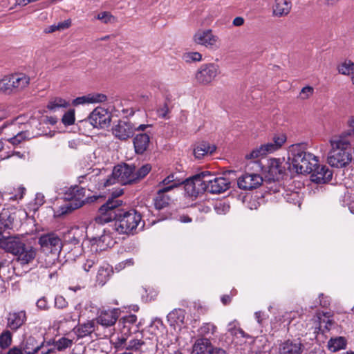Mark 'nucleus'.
<instances>
[{"mask_svg":"<svg viewBox=\"0 0 354 354\" xmlns=\"http://www.w3.org/2000/svg\"><path fill=\"white\" fill-rule=\"evenodd\" d=\"M122 201L109 199L100 206L99 214L95 221L99 224H104L114 221L113 229L120 234H128L134 232L140 225L145 226L141 214L134 209L124 210L120 208Z\"/></svg>","mask_w":354,"mask_h":354,"instance_id":"obj_1","label":"nucleus"},{"mask_svg":"<svg viewBox=\"0 0 354 354\" xmlns=\"http://www.w3.org/2000/svg\"><path fill=\"white\" fill-rule=\"evenodd\" d=\"M0 248L15 257L21 266L32 263L37 255V249L27 244L19 236H3L0 239Z\"/></svg>","mask_w":354,"mask_h":354,"instance_id":"obj_2","label":"nucleus"},{"mask_svg":"<svg viewBox=\"0 0 354 354\" xmlns=\"http://www.w3.org/2000/svg\"><path fill=\"white\" fill-rule=\"evenodd\" d=\"M288 162L290 169L297 174H310L319 160L316 156L306 150L303 144L293 145L288 152Z\"/></svg>","mask_w":354,"mask_h":354,"instance_id":"obj_3","label":"nucleus"},{"mask_svg":"<svg viewBox=\"0 0 354 354\" xmlns=\"http://www.w3.org/2000/svg\"><path fill=\"white\" fill-rule=\"evenodd\" d=\"M332 149L328 156V163L333 167L343 168L352 161L351 144L344 138H335L330 140Z\"/></svg>","mask_w":354,"mask_h":354,"instance_id":"obj_4","label":"nucleus"},{"mask_svg":"<svg viewBox=\"0 0 354 354\" xmlns=\"http://www.w3.org/2000/svg\"><path fill=\"white\" fill-rule=\"evenodd\" d=\"M135 165L122 163L113 167L111 176L104 183L105 187L114 184L115 182L121 185L135 184Z\"/></svg>","mask_w":354,"mask_h":354,"instance_id":"obj_5","label":"nucleus"},{"mask_svg":"<svg viewBox=\"0 0 354 354\" xmlns=\"http://www.w3.org/2000/svg\"><path fill=\"white\" fill-rule=\"evenodd\" d=\"M215 176L210 171H202L189 180L185 183V189L191 196H196L198 194L206 192L209 183L207 181H213Z\"/></svg>","mask_w":354,"mask_h":354,"instance_id":"obj_6","label":"nucleus"},{"mask_svg":"<svg viewBox=\"0 0 354 354\" xmlns=\"http://www.w3.org/2000/svg\"><path fill=\"white\" fill-rule=\"evenodd\" d=\"M85 189L75 185L70 187L64 194V198L68 202L63 207L66 209L62 213H68L83 206L88 199L85 196Z\"/></svg>","mask_w":354,"mask_h":354,"instance_id":"obj_7","label":"nucleus"},{"mask_svg":"<svg viewBox=\"0 0 354 354\" xmlns=\"http://www.w3.org/2000/svg\"><path fill=\"white\" fill-rule=\"evenodd\" d=\"M41 248L46 252H50L55 257L61 252L64 245L61 239L55 233L41 235L38 240Z\"/></svg>","mask_w":354,"mask_h":354,"instance_id":"obj_8","label":"nucleus"},{"mask_svg":"<svg viewBox=\"0 0 354 354\" xmlns=\"http://www.w3.org/2000/svg\"><path fill=\"white\" fill-rule=\"evenodd\" d=\"M136 322L137 317L135 315H129L120 319L118 322L120 333L116 340L124 343L126 337H131V335L138 330Z\"/></svg>","mask_w":354,"mask_h":354,"instance_id":"obj_9","label":"nucleus"},{"mask_svg":"<svg viewBox=\"0 0 354 354\" xmlns=\"http://www.w3.org/2000/svg\"><path fill=\"white\" fill-rule=\"evenodd\" d=\"M218 66L210 63L202 64L195 73L197 83L207 85L211 83L218 74Z\"/></svg>","mask_w":354,"mask_h":354,"instance_id":"obj_10","label":"nucleus"},{"mask_svg":"<svg viewBox=\"0 0 354 354\" xmlns=\"http://www.w3.org/2000/svg\"><path fill=\"white\" fill-rule=\"evenodd\" d=\"M6 328L15 333L21 328L28 320L26 310H14L8 312L6 317Z\"/></svg>","mask_w":354,"mask_h":354,"instance_id":"obj_11","label":"nucleus"},{"mask_svg":"<svg viewBox=\"0 0 354 354\" xmlns=\"http://www.w3.org/2000/svg\"><path fill=\"white\" fill-rule=\"evenodd\" d=\"M263 183L261 175L254 173H245L237 179L239 189L252 190L258 188Z\"/></svg>","mask_w":354,"mask_h":354,"instance_id":"obj_12","label":"nucleus"},{"mask_svg":"<svg viewBox=\"0 0 354 354\" xmlns=\"http://www.w3.org/2000/svg\"><path fill=\"white\" fill-rule=\"evenodd\" d=\"M136 127L128 120H120L112 128V133L115 138L120 140H127L133 136Z\"/></svg>","mask_w":354,"mask_h":354,"instance_id":"obj_13","label":"nucleus"},{"mask_svg":"<svg viewBox=\"0 0 354 354\" xmlns=\"http://www.w3.org/2000/svg\"><path fill=\"white\" fill-rule=\"evenodd\" d=\"M17 212L15 208H4L0 212V234L15 227Z\"/></svg>","mask_w":354,"mask_h":354,"instance_id":"obj_14","label":"nucleus"},{"mask_svg":"<svg viewBox=\"0 0 354 354\" xmlns=\"http://www.w3.org/2000/svg\"><path fill=\"white\" fill-rule=\"evenodd\" d=\"M88 120L94 127L104 128L110 124L111 116L106 110L96 108L90 114Z\"/></svg>","mask_w":354,"mask_h":354,"instance_id":"obj_15","label":"nucleus"},{"mask_svg":"<svg viewBox=\"0 0 354 354\" xmlns=\"http://www.w3.org/2000/svg\"><path fill=\"white\" fill-rule=\"evenodd\" d=\"M311 180L317 184H324L329 182L333 177L332 171L324 165H317L312 169Z\"/></svg>","mask_w":354,"mask_h":354,"instance_id":"obj_16","label":"nucleus"},{"mask_svg":"<svg viewBox=\"0 0 354 354\" xmlns=\"http://www.w3.org/2000/svg\"><path fill=\"white\" fill-rule=\"evenodd\" d=\"M304 349L300 339H288L279 345V354H301Z\"/></svg>","mask_w":354,"mask_h":354,"instance_id":"obj_17","label":"nucleus"},{"mask_svg":"<svg viewBox=\"0 0 354 354\" xmlns=\"http://www.w3.org/2000/svg\"><path fill=\"white\" fill-rule=\"evenodd\" d=\"M140 334H137L136 337H126L124 343L120 341L115 340V347L117 349H125L127 351H142L143 346L146 342L138 338Z\"/></svg>","mask_w":354,"mask_h":354,"instance_id":"obj_18","label":"nucleus"},{"mask_svg":"<svg viewBox=\"0 0 354 354\" xmlns=\"http://www.w3.org/2000/svg\"><path fill=\"white\" fill-rule=\"evenodd\" d=\"M194 40L197 44L212 48L216 46L218 37L213 35L211 30H198L194 35Z\"/></svg>","mask_w":354,"mask_h":354,"instance_id":"obj_19","label":"nucleus"},{"mask_svg":"<svg viewBox=\"0 0 354 354\" xmlns=\"http://www.w3.org/2000/svg\"><path fill=\"white\" fill-rule=\"evenodd\" d=\"M120 315L119 308L102 310L97 317V322L105 327L113 326Z\"/></svg>","mask_w":354,"mask_h":354,"instance_id":"obj_20","label":"nucleus"},{"mask_svg":"<svg viewBox=\"0 0 354 354\" xmlns=\"http://www.w3.org/2000/svg\"><path fill=\"white\" fill-rule=\"evenodd\" d=\"M209 186L207 190L212 194H220L225 192L230 188V182L229 179L223 177L214 178L213 181H207Z\"/></svg>","mask_w":354,"mask_h":354,"instance_id":"obj_21","label":"nucleus"},{"mask_svg":"<svg viewBox=\"0 0 354 354\" xmlns=\"http://www.w3.org/2000/svg\"><path fill=\"white\" fill-rule=\"evenodd\" d=\"M266 171L270 179L278 180L283 174L284 167L281 165L280 159L271 158L268 160Z\"/></svg>","mask_w":354,"mask_h":354,"instance_id":"obj_22","label":"nucleus"},{"mask_svg":"<svg viewBox=\"0 0 354 354\" xmlns=\"http://www.w3.org/2000/svg\"><path fill=\"white\" fill-rule=\"evenodd\" d=\"M133 142L136 153L142 154L149 147V136L146 133H138L134 137Z\"/></svg>","mask_w":354,"mask_h":354,"instance_id":"obj_23","label":"nucleus"},{"mask_svg":"<svg viewBox=\"0 0 354 354\" xmlns=\"http://www.w3.org/2000/svg\"><path fill=\"white\" fill-rule=\"evenodd\" d=\"M14 93L21 91L28 86L30 77L24 73H14L10 75Z\"/></svg>","mask_w":354,"mask_h":354,"instance_id":"obj_24","label":"nucleus"},{"mask_svg":"<svg viewBox=\"0 0 354 354\" xmlns=\"http://www.w3.org/2000/svg\"><path fill=\"white\" fill-rule=\"evenodd\" d=\"M184 183V180L178 178L174 174H171L164 178L158 185L162 191L169 192Z\"/></svg>","mask_w":354,"mask_h":354,"instance_id":"obj_25","label":"nucleus"},{"mask_svg":"<svg viewBox=\"0 0 354 354\" xmlns=\"http://www.w3.org/2000/svg\"><path fill=\"white\" fill-rule=\"evenodd\" d=\"M292 7L290 0H275L273 5V15L277 17L287 15Z\"/></svg>","mask_w":354,"mask_h":354,"instance_id":"obj_26","label":"nucleus"},{"mask_svg":"<svg viewBox=\"0 0 354 354\" xmlns=\"http://www.w3.org/2000/svg\"><path fill=\"white\" fill-rule=\"evenodd\" d=\"M213 348L210 341L207 338H202L198 339L194 346L192 354H210Z\"/></svg>","mask_w":354,"mask_h":354,"instance_id":"obj_27","label":"nucleus"},{"mask_svg":"<svg viewBox=\"0 0 354 354\" xmlns=\"http://www.w3.org/2000/svg\"><path fill=\"white\" fill-rule=\"evenodd\" d=\"M167 318L171 326H180L185 322V310L181 308L174 309L167 315Z\"/></svg>","mask_w":354,"mask_h":354,"instance_id":"obj_28","label":"nucleus"},{"mask_svg":"<svg viewBox=\"0 0 354 354\" xmlns=\"http://www.w3.org/2000/svg\"><path fill=\"white\" fill-rule=\"evenodd\" d=\"M286 141V136L284 133H278L274 136L272 140L264 144L266 151L269 153L279 149Z\"/></svg>","mask_w":354,"mask_h":354,"instance_id":"obj_29","label":"nucleus"},{"mask_svg":"<svg viewBox=\"0 0 354 354\" xmlns=\"http://www.w3.org/2000/svg\"><path fill=\"white\" fill-rule=\"evenodd\" d=\"M20 345L22 351H24V354H35L39 348V343L32 336L25 339Z\"/></svg>","mask_w":354,"mask_h":354,"instance_id":"obj_30","label":"nucleus"},{"mask_svg":"<svg viewBox=\"0 0 354 354\" xmlns=\"http://www.w3.org/2000/svg\"><path fill=\"white\" fill-rule=\"evenodd\" d=\"M216 150V146L206 142L199 143L194 149V154L196 158H201L207 154H212Z\"/></svg>","mask_w":354,"mask_h":354,"instance_id":"obj_31","label":"nucleus"},{"mask_svg":"<svg viewBox=\"0 0 354 354\" xmlns=\"http://www.w3.org/2000/svg\"><path fill=\"white\" fill-rule=\"evenodd\" d=\"M74 331L78 338H83L91 335L95 330L94 321H88L74 328Z\"/></svg>","mask_w":354,"mask_h":354,"instance_id":"obj_32","label":"nucleus"},{"mask_svg":"<svg viewBox=\"0 0 354 354\" xmlns=\"http://www.w3.org/2000/svg\"><path fill=\"white\" fill-rule=\"evenodd\" d=\"M62 249L66 251V257L67 261H75L83 252L82 245L73 247H71L70 245H64Z\"/></svg>","mask_w":354,"mask_h":354,"instance_id":"obj_33","label":"nucleus"},{"mask_svg":"<svg viewBox=\"0 0 354 354\" xmlns=\"http://www.w3.org/2000/svg\"><path fill=\"white\" fill-rule=\"evenodd\" d=\"M328 348L332 352H337L341 349L345 348L346 340L344 337H336L331 338L328 342Z\"/></svg>","mask_w":354,"mask_h":354,"instance_id":"obj_34","label":"nucleus"},{"mask_svg":"<svg viewBox=\"0 0 354 354\" xmlns=\"http://www.w3.org/2000/svg\"><path fill=\"white\" fill-rule=\"evenodd\" d=\"M167 192L162 191L161 189H158L157 191V196L154 199V205L156 209H162L169 205V198L165 194Z\"/></svg>","mask_w":354,"mask_h":354,"instance_id":"obj_35","label":"nucleus"},{"mask_svg":"<svg viewBox=\"0 0 354 354\" xmlns=\"http://www.w3.org/2000/svg\"><path fill=\"white\" fill-rule=\"evenodd\" d=\"M10 329L7 328L3 330L0 334V347L1 348H8L12 341V333Z\"/></svg>","mask_w":354,"mask_h":354,"instance_id":"obj_36","label":"nucleus"},{"mask_svg":"<svg viewBox=\"0 0 354 354\" xmlns=\"http://www.w3.org/2000/svg\"><path fill=\"white\" fill-rule=\"evenodd\" d=\"M151 170V165L150 164H145L141 166L140 168L134 169V176L136 183L140 182L143 179Z\"/></svg>","mask_w":354,"mask_h":354,"instance_id":"obj_37","label":"nucleus"},{"mask_svg":"<svg viewBox=\"0 0 354 354\" xmlns=\"http://www.w3.org/2000/svg\"><path fill=\"white\" fill-rule=\"evenodd\" d=\"M0 92L6 94L14 93L10 75L5 76L0 80Z\"/></svg>","mask_w":354,"mask_h":354,"instance_id":"obj_38","label":"nucleus"},{"mask_svg":"<svg viewBox=\"0 0 354 354\" xmlns=\"http://www.w3.org/2000/svg\"><path fill=\"white\" fill-rule=\"evenodd\" d=\"M68 103L64 99L60 97H56L49 101L47 108L52 111H55L57 109L60 107H66Z\"/></svg>","mask_w":354,"mask_h":354,"instance_id":"obj_39","label":"nucleus"},{"mask_svg":"<svg viewBox=\"0 0 354 354\" xmlns=\"http://www.w3.org/2000/svg\"><path fill=\"white\" fill-rule=\"evenodd\" d=\"M14 136L8 138V141L12 145H18L24 140L29 135L28 131H19L13 132Z\"/></svg>","mask_w":354,"mask_h":354,"instance_id":"obj_40","label":"nucleus"},{"mask_svg":"<svg viewBox=\"0 0 354 354\" xmlns=\"http://www.w3.org/2000/svg\"><path fill=\"white\" fill-rule=\"evenodd\" d=\"M338 71L342 75H350L354 71V63L350 60L344 62L338 66Z\"/></svg>","mask_w":354,"mask_h":354,"instance_id":"obj_41","label":"nucleus"},{"mask_svg":"<svg viewBox=\"0 0 354 354\" xmlns=\"http://www.w3.org/2000/svg\"><path fill=\"white\" fill-rule=\"evenodd\" d=\"M39 347L38 351L35 354H51L55 351V348L51 347L50 341L43 340L39 343Z\"/></svg>","mask_w":354,"mask_h":354,"instance_id":"obj_42","label":"nucleus"},{"mask_svg":"<svg viewBox=\"0 0 354 354\" xmlns=\"http://www.w3.org/2000/svg\"><path fill=\"white\" fill-rule=\"evenodd\" d=\"M109 274L110 270L108 268L100 267L97 271V281L103 285L108 280Z\"/></svg>","mask_w":354,"mask_h":354,"instance_id":"obj_43","label":"nucleus"},{"mask_svg":"<svg viewBox=\"0 0 354 354\" xmlns=\"http://www.w3.org/2000/svg\"><path fill=\"white\" fill-rule=\"evenodd\" d=\"M73 341L66 337H62L55 342V346L59 351L65 350L72 346Z\"/></svg>","mask_w":354,"mask_h":354,"instance_id":"obj_44","label":"nucleus"},{"mask_svg":"<svg viewBox=\"0 0 354 354\" xmlns=\"http://www.w3.org/2000/svg\"><path fill=\"white\" fill-rule=\"evenodd\" d=\"M216 330V326L211 323H205L199 328V333L202 335H214Z\"/></svg>","mask_w":354,"mask_h":354,"instance_id":"obj_45","label":"nucleus"},{"mask_svg":"<svg viewBox=\"0 0 354 354\" xmlns=\"http://www.w3.org/2000/svg\"><path fill=\"white\" fill-rule=\"evenodd\" d=\"M183 59L187 62H200L202 59V55L198 52L186 53L183 56Z\"/></svg>","mask_w":354,"mask_h":354,"instance_id":"obj_46","label":"nucleus"},{"mask_svg":"<svg viewBox=\"0 0 354 354\" xmlns=\"http://www.w3.org/2000/svg\"><path fill=\"white\" fill-rule=\"evenodd\" d=\"M267 153H269L268 151H266V147H264V145H262L259 148L254 149L250 153L245 155V158L247 159H254L261 156H264Z\"/></svg>","mask_w":354,"mask_h":354,"instance_id":"obj_47","label":"nucleus"},{"mask_svg":"<svg viewBox=\"0 0 354 354\" xmlns=\"http://www.w3.org/2000/svg\"><path fill=\"white\" fill-rule=\"evenodd\" d=\"M88 103H100L107 100L106 95L102 93H93L88 94Z\"/></svg>","mask_w":354,"mask_h":354,"instance_id":"obj_48","label":"nucleus"},{"mask_svg":"<svg viewBox=\"0 0 354 354\" xmlns=\"http://www.w3.org/2000/svg\"><path fill=\"white\" fill-rule=\"evenodd\" d=\"M214 209L218 214H225L229 212L230 205L220 201L215 204Z\"/></svg>","mask_w":354,"mask_h":354,"instance_id":"obj_49","label":"nucleus"},{"mask_svg":"<svg viewBox=\"0 0 354 354\" xmlns=\"http://www.w3.org/2000/svg\"><path fill=\"white\" fill-rule=\"evenodd\" d=\"M64 245H70L71 247L82 245L80 239L76 236L75 232H70L68 233V238L66 240V243Z\"/></svg>","mask_w":354,"mask_h":354,"instance_id":"obj_50","label":"nucleus"},{"mask_svg":"<svg viewBox=\"0 0 354 354\" xmlns=\"http://www.w3.org/2000/svg\"><path fill=\"white\" fill-rule=\"evenodd\" d=\"M62 122L65 125H71L75 122V113L73 111H69L65 113L62 119Z\"/></svg>","mask_w":354,"mask_h":354,"instance_id":"obj_51","label":"nucleus"},{"mask_svg":"<svg viewBox=\"0 0 354 354\" xmlns=\"http://www.w3.org/2000/svg\"><path fill=\"white\" fill-rule=\"evenodd\" d=\"M104 24L111 23L114 20V17L109 12H102L99 13L96 17Z\"/></svg>","mask_w":354,"mask_h":354,"instance_id":"obj_52","label":"nucleus"},{"mask_svg":"<svg viewBox=\"0 0 354 354\" xmlns=\"http://www.w3.org/2000/svg\"><path fill=\"white\" fill-rule=\"evenodd\" d=\"M313 92L314 88L312 86H306L301 90L299 95L302 100H306L313 94Z\"/></svg>","mask_w":354,"mask_h":354,"instance_id":"obj_53","label":"nucleus"},{"mask_svg":"<svg viewBox=\"0 0 354 354\" xmlns=\"http://www.w3.org/2000/svg\"><path fill=\"white\" fill-rule=\"evenodd\" d=\"M169 113V109L167 103H164L157 109V114L159 118H167Z\"/></svg>","mask_w":354,"mask_h":354,"instance_id":"obj_54","label":"nucleus"},{"mask_svg":"<svg viewBox=\"0 0 354 354\" xmlns=\"http://www.w3.org/2000/svg\"><path fill=\"white\" fill-rule=\"evenodd\" d=\"M68 302L65 298L61 295H57L55 298V307L59 309H62L66 307Z\"/></svg>","mask_w":354,"mask_h":354,"instance_id":"obj_55","label":"nucleus"},{"mask_svg":"<svg viewBox=\"0 0 354 354\" xmlns=\"http://www.w3.org/2000/svg\"><path fill=\"white\" fill-rule=\"evenodd\" d=\"M134 263L133 259H128L125 261H123L120 263H119L118 265L115 266V270L120 271L124 268H125L127 266H131Z\"/></svg>","mask_w":354,"mask_h":354,"instance_id":"obj_56","label":"nucleus"},{"mask_svg":"<svg viewBox=\"0 0 354 354\" xmlns=\"http://www.w3.org/2000/svg\"><path fill=\"white\" fill-rule=\"evenodd\" d=\"M37 307L40 310H48V301L46 297H43L37 300L36 303Z\"/></svg>","mask_w":354,"mask_h":354,"instance_id":"obj_57","label":"nucleus"},{"mask_svg":"<svg viewBox=\"0 0 354 354\" xmlns=\"http://www.w3.org/2000/svg\"><path fill=\"white\" fill-rule=\"evenodd\" d=\"M86 103H88V95L75 98V100H73L72 104L74 106H77V105L83 104H86Z\"/></svg>","mask_w":354,"mask_h":354,"instance_id":"obj_58","label":"nucleus"},{"mask_svg":"<svg viewBox=\"0 0 354 354\" xmlns=\"http://www.w3.org/2000/svg\"><path fill=\"white\" fill-rule=\"evenodd\" d=\"M58 30H63L68 28L71 25V21L70 19L65 20L59 22L57 24Z\"/></svg>","mask_w":354,"mask_h":354,"instance_id":"obj_59","label":"nucleus"},{"mask_svg":"<svg viewBox=\"0 0 354 354\" xmlns=\"http://www.w3.org/2000/svg\"><path fill=\"white\" fill-rule=\"evenodd\" d=\"M77 320V315H75L73 312L66 313L63 319L61 322H75Z\"/></svg>","mask_w":354,"mask_h":354,"instance_id":"obj_60","label":"nucleus"},{"mask_svg":"<svg viewBox=\"0 0 354 354\" xmlns=\"http://www.w3.org/2000/svg\"><path fill=\"white\" fill-rule=\"evenodd\" d=\"M95 264L94 259H87L86 263L83 265V269L86 272H89L91 270V268L93 267Z\"/></svg>","mask_w":354,"mask_h":354,"instance_id":"obj_61","label":"nucleus"},{"mask_svg":"<svg viewBox=\"0 0 354 354\" xmlns=\"http://www.w3.org/2000/svg\"><path fill=\"white\" fill-rule=\"evenodd\" d=\"M7 354H24V351H22L21 346L19 344V346H13L10 348Z\"/></svg>","mask_w":354,"mask_h":354,"instance_id":"obj_62","label":"nucleus"},{"mask_svg":"<svg viewBox=\"0 0 354 354\" xmlns=\"http://www.w3.org/2000/svg\"><path fill=\"white\" fill-rule=\"evenodd\" d=\"M244 19L241 17H236L234 19L232 24L234 26H241L244 24Z\"/></svg>","mask_w":354,"mask_h":354,"instance_id":"obj_63","label":"nucleus"},{"mask_svg":"<svg viewBox=\"0 0 354 354\" xmlns=\"http://www.w3.org/2000/svg\"><path fill=\"white\" fill-rule=\"evenodd\" d=\"M210 354H227L225 351L220 348H213Z\"/></svg>","mask_w":354,"mask_h":354,"instance_id":"obj_64","label":"nucleus"}]
</instances>
